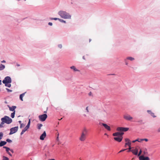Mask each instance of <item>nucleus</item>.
<instances>
[{
	"label": "nucleus",
	"mask_w": 160,
	"mask_h": 160,
	"mask_svg": "<svg viewBox=\"0 0 160 160\" xmlns=\"http://www.w3.org/2000/svg\"><path fill=\"white\" fill-rule=\"evenodd\" d=\"M131 145V142H126L125 144V147H126V146L128 145L129 146H130Z\"/></svg>",
	"instance_id": "a878e982"
},
{
	"label": "nucleus",
	"mask_w": 160,
	"mask_h": 160,
	"mask_svg": "<svg viewBox=\"0 0 160 160\" xmlns=\"http://www.w3.org/2000/svg\"><path fill=\"white\" fill-rule=\"evenodd\" d=\"M3 148L6 149V152L10 156H12V154L10 153V152L9 151L10 149L9 148L7 147L6 146H3Z\"/></svg>",
	"instance_id": "4468645a"
},
{
	"label": "nucleus",
	"mask_w": 160,
	"mask_h": 160,
	"mask_svg": "<svg viewBox=\"0 0 160 160\" xmlns=\"http://www.w3.org/2000/svg\"><path fill=\"white\" fill-rule=\"evenodd\" d=\"M5 86L8 87V88H10L11 87V84L10 83H5Z\"/></svg>",
	"instance_id": "cd10ccee"
},
{
	"label": "nucleus",
	"mask_w": 160,
	"mask_h": 160,
	"mask_svg": "<svg viewBox=\"0 0 160 160\" xmlns=\"http://www.w3.org/2000/svg\"><path fill=\"white\" fill-rule=\"evenodd\" d=\"M84 115V116H86V115H85V114Z\"/></svg>",
	"instance_id": "338daca9"
},
{
	"label": "nucleus",
	"mask_w": 160,
	"mask_h": 160,
	"mask_svg": "<svg viewBox=\"0 0 160 160\" xmlns=\"http://www.w3.org/2000/svg\"><path fill=\"white\" fill-rule=\"evenodd\" d=\"M87 130L86 128H84L82 130L79 140L82 142L84 141L86 138Z\"/></svg>",
	"instance_id": "f03ea898"
},
{
	"label": "nucleus",
	"mask_w": 160,
	"mask_h": 160,
	"mask_svg": "<svg viewBox=\"0 0 160 160\" xmlns=\"http://www.w3.org/2000/svg\"><path fill=\"white\" fill-rule=\"evenodd\" d=\"M16 108V107L14 106H13L11 107H9V110L10 111L15 112V109Z\"/></svg>",
	"instance_id": "2eb2a0df"
},
{
	"label": "nucleus",
	"mask_w": 160,
	"mask_h": 160,
	"mask_svg": "<svg viewBox=\"0 0 160 160\" xmlns=\"http://www.w3.org/2000/svg\"><path fill=\"white\" fill-rule=\"evenodd\" d=\"M91 39H89V42H90L91 41Z\"/></svg>",
	"instance_id": "69168bd1"
},
{
	"label": "nucleus",
	"mask_w": 160,
	"mask_h": 160,
	"mask_svg": "<svg viewBox=\"0 0 160 160\" xmlns=\"http://www.w3.org/2000/svg\"><path fill=\"white\" fill-rule=\"evenodd\" d=\"M2 84V81L1 80H0V85H1Z\"/></svg>",
	"instance_id": "13d9d810"
},
{
	"label": "nucleus",
	"mask_w": 160,
	"mask_h": 160,
	"mask_svg": "<svg viewBox=\"0 0 160 160\" xmlns=\"http://www.w3.org/2000/svg\"><path fill=\"white\" fill-rule=\"evenodd\" d=\"M8 107L9 108V107H11L9 105H8Z\"/></svg>",
	"instance_id": "680f3d73"
},
{
	"label": "nucleus",
	"mask_w": 160,
	"mask_h": 160,
	"mask_svg": "<svg viewBox=\"0 0 160 160\" xmlns=\"http://www.w3.org/2000/svg\"><path fill=\"white\" fill-rule=\"evenodd\" d=\"M5 68V66L4 65L1 64H0V71L3 70Z\"/></svg>",
	"instance_id": "4be33fe9"
},
{
	"label": "nucleus",
	"mask_w": 160,
	"mask_h": 160,
	"mask_svg": "<svg viewBox=\"0 0 160 160\" xmlns=\"http://www.w3.org/2000/svg\"><path fill=\"white\" fill-rule=\"evenodd\" d=\"M30 119H29V121L28 122V123L27 124V126L25 127H26L28 129L29 127V126H30Z\"/></svg>",
	"instance_id": "393cba45"
},
{
	"label": "nucleus",
	"mask_w": 160,
	"mask_h": 160,
	"mask_svg": "<svg viewBox=\"0 0 160 160\" xmlns=\"http://www.w3.org/2000/svg\"><path fill=\"white\" fill-rule=\"evenodd\" d=\"M124 118L127 120H130L132 119V117L128 115L124 116Z\"/></svg>",
	"instance_id": "f8f14e48"
},
{
	"label": "nucleus",
	"mask_w": 160,
	"mask_h": 160,
	"mask_svg": "<svg viewBox=\"0 0 160 160\" xmlns=\"http://www.w3.org/2000/svg\"><path fill=\"white\" fill-rule=\"evenodd\" d=\"M157 132H160V127L157 130Z\"/></svg>",
	"instance_id": "3c124183"
},
{
	"label": "nucleus",
	"mask_w": 160,
	"mask_h": 160,
	"mask_svg": "<svg viewBox=\"0 0 160 160\" xmlns=\"http://www.w3.org/2000/svg\"><path fill=\"white\" fill-rule=\"evenodd\" d=\"M70 68L71 69H72L74 72H79V70L78 69H77L74 66H72L70 67Z\"/></svg>",
	"instance_id": "f3484780"
},
{
	"label": "nucleus",
	"mask_w": 160,
	"mask_h": 160,
	"mask_svg": "<svg viewBox=\"0 0 160 160\" xmlns=\"http://www.w3.org/2000/svg\"><path fill=\"white\" fill-rule=\"evenodd\" d=\"M42 124H37V128L38 129H40L41 127H42Z\"/></svg>",
	"instance_id": "b1692460"
},
{
	"label": "nucleus",
	"mask_w": 160,
	"mask_h": 160,
	"mask_svg": "<svg viewBox=\"0 0 160 160\" xmlns=\"http://www.w3.org/2000/svg\"><path fill=\"white\" fill-rule=\"evenodd\" d=\"M136 141H138L139 142H141V141H140V140H139V139H138L135 140H133V141H132V142L133 143H134Z\"/></svg>",
	"instance_id": "2f4dec72"
},
{
	"label": "nucleus",
	"mask_w": 160,
	"mask_h": 160,
	"mask_svg": "<svg viewBox=\"0 0 160 160\" xmlns=\"http://www.w3.org/2000/svg\"><path fill=\"white\" fill-rule=\"evenodd\" d=\"M137 122L140 123H142V120H139Z\"/></svg>",
	"instance_id": "ea45409f"
},
{
	"label": "nucleus",
	"mask_w": 160,
	"mask_h": 160,
	"mask_svg": "<svg viewBox=\"0 0 160 160\" xmlns=\"http://www.w3.org/2000/svg\"><path fill=\"white\" fill-rule=\"evenodd\" d=\"M15 112H13L11 113V117L12 118H14L15 117Z\"/></svg>",
	"instance_id": "bb28decb"
},
{
	"label": "nucleus",
	"mask_w": 160,
	"mask_h": 160,
	"mask_svg": "<svg viewBox=\"0 0 160 160\" xmlns=\"http://www.w3.org/2000/svg\"><path fill=\"white\" fill-rule=\"evenodd\" d=\"M126 59L127 60H129L131 61H133L134 59V58L131 57H127Z\"/></svg>",
	"instance_id": "5701e85b"
},
{
	"label": "nucleus",
	"mask_w": 160,
	"mask_h": 160,
	"mask_svg": "<svg viewBox=\"0 0 160 160\" xmlns=\"http://www.w3.org/2000/svg\"><path fill=\"white\" fill-rule=\"evenodd\" d=\"M26 93V92H25L23 93L20 95V97H19V98H20V100H21V101H23V99H22L23 97L24 96L25 94Z\"/></svg>",
	"instance_id": "aec40b11"
},
{
	"label": "nucleus",
	"mask_w": 160,
	"mask_h": 160,
	"mask_svg": "<svg viewBox=\"0 0 160 160\" xmlns=\"http://www.w3.org/2000/svg\"><path fill=\"white\" fill-rule=\"evenodd\" d=\"M139 159L140 160H150L148 157H145L143 155L140 156L139 158Z\"/></svg>",
	"instance_id": "9d476101"
},
{
	"label": "nucleus",
	"mask_w": 160,
	"mask_h": 160,
	"mask_svg": "<svg viewBox=\"0 0 160 160\" xmlns=\"http://www.w3.org/2000/svg\"><path fill=\"white\" fill-rule=\"evenodd\" d=\"M48 117L47 115L46 114H44L39 116L38 118L39 120L42 122L44 121Z\"/></svg>",
	"instance_id": "39448f33"
},
{
	"label": "nucleus",
	"mask_w": 160,
	"mask_h": 160,
	"mask_svg": "<svg viewBox=\"0 0 160 160\" xmlns=\"http://www.w3.org/2000/svg\"><path fill=\"white\" fill-rule=\"evenodd\" d=\"M88 107H87L86 108V110L87 111V112H88L89 111H88Z\"/></svg>",
	"instance_id": "603ef678"
},
{
	"label": "nucleus",
	"mask_w": 160,
	"mask_h": 160,
	"mask_svg": "<svg viewBox=\"0 0 160 160\" xmlns=\"http://www.w3.org/2000/svg\"><path fill=\"white\" fill-rule=\"evenodd\" d=\"M6 142L9 143H11L12 142V141L11 140L8 138L6 139Z\"/></svg>",
	"instance_id": "f704fd0d"
},
{
	"label": "nucleus",
	"mask_w": 160,
	"mask_h": 160,
	"mask_svg": "<svg viewBox=\"0 0 160 160\" xmlns=\"http://www.w3.org/2000/svg\"><path fill=\"white\" fill-rule=\"evenodd\" d=\"M58 14L60 17L64 19H71V15L65 11L61 10L58 12Z\"/></svg>",
	"instance_id": "f257e3e1"
},
{
	"label": "nucleus",
	"mask_w": 160,
	"mask_h": 160,
	"mask_svg": "<svg viewBox=\"0 0 160 160\" xmlns=\"http://www.w3.org/2000/svg\"><path fill=\"white\" fill-rule=\"evenodd\" d=\"M125 141L126 142H130V141L128 138H126L125 139Z\"/></svg>",
	"instance_id": "58836bf2"
},
{
	"label": "nucleus",
	"mask_w": 160,
	"mask_h": 160,
	"mask_svg": "<svg viewBox=\"0 0 160 160\" xmlns=\"http://www.w3.org/2000/svg\"><path fill=\"white\" fill-rule=\"evenodd\" d=\"M144 154L145 155H147L148 154V152H147V149H145V150L143 151Z\"/></svg>",
	"instance_id": "473e14b6"
},
{
	"label": "nucleus",
	"mask_w": 160,
	"mask_h": 160,
	"mask_svg": "<svg viewBox=\"0 0 160 160\" xmlns=\"http://www.w3.org/2000/svg\"><path fill=\"white\" fill-rule=\"evenodd\" d=\"M46 136L45 131H44L41 134L40 137V139L41 140H43Z\"/></svg>",
	"instance_id": "9b49d317"
},
{
	"label": "nucleus",
	"mask_w": 160,
	"mask_h": 160,
	"mask_svg": "<svg viewBox=\"0 0 160 160\" xmlns=\"http://www.w3.org/2000/svg\"><path fill=\"white\" fill-rule=\"evenodd\" d=\"M49 160H55L54 159H49Z\"/></svg>",
	"instance_id": "bf43d9fd"
},
{
	"label": "nucleus",
	"mask_w": 160,
	"mask_h": 160,
	"mask_svg": "<svg viewBox=\"0 0 160 160\" xmlns=\"http://www.w3.org/2000/svg\"><path fill=\"white\" fill-rule=\"evenodd\" d=\"M2 63H5L6 62V61L4 60H3V61L1 62Z\"/></svg>",
	"instance_id": "5fc2aeb1"
},
{
	"label": "nucleus",
	"mask_w": 160,
	"mask_h": 160,
	"mask_svg": "<svg viewBox=\"0 0 160 160\" xmlns=\"http://www.w3.org/2000/svg\"><path fill=\"white\" fill-rule=\"evenodd\" d=\"M147 112L149 114H150L153 117L155 118L156 117V116L154 115V113L153 112H152L151 111L148 110H147Z\"/></svg>",
	"instance_id": "a211bd4d"
},
{
	"label": "nucleus",
	"mask_w": 160,
	"mask_h": 160,
	"mask_svg": "<svg viewBox=\"0 0 160 160\" xmlns=\"http://www.w3.org/2000/svg\"><path fill=\"white\" fill-rule=\"evenodd\" d=\"M1 120L4 123L7 124H10L12 122V119L9 117L5 116L1 119Z\"/></svg>",
	"instance_id": "7ed1b4c3"
},
{
	"label": "nucleus",
	"mask_w": 160,
	"mask_h": 160,
	"mask_svg": "<svg viewBox=\"0 0 160 160\" xmlns=\"http://www.w3.org/2000/svg\"><path fill=\"white\" fill-rule=\"evenodd\" d=\"M18 126H16L14 127L11 128L10 129V132L9 135H11L17 132L18 130Z\"/></svg>",
	"instance_id": "423d86ee"
},
{
	"label": "nucleus",
	"mask_w": 160,
	"mask_h": 160,
	"mask_svg": "<svg viewBox=\"0 0 160 160\" xmlns=\"http://www.w3.org/2000/svg\"><path fill=\"white\" fill-rule=\"evenodd\" d=\"M58 20L61 22H63V23H66V22L65 21V20H63L62 19H60V18H59V19H58Z\"/></svg>",
	"instance_id": "c756f323"
},
{
	"label": "nucleus",
	"mask_w": 160,
	"mask_h": 160,
	"mask_svg": "<svg viewBox=\"0 0 160 160\" xmlns=\"http://www.w3.org/2000/svg\"><path fill=\"white\" fill-rule=\"evenodd\" d=\"M2 122L0 124V128H2L3 127V125L4 124V123L2 121H1Z\"/></svg>",
	"instance_id": "7c9ffc66"
},
{
	"label": "nucleus",
	"mask_w": 160,
	"mask_h": 160,
	"mask_svg": "<svg viewBox=\"0 0 160 160\" xmlns=\"http://www.w3.org/2000/svg\"><path fill=\"white\" fill-rule=\"evenodd\" d=\"M129 128H123L122 127H119L117 128V130L118 131L126 132L128 131Z\"/></svg>",
	"instance_id": "0eeeda50"
},
{
	"label": "nucleus",
	"mask_w": 160,
	"mask_h": 160,
	"mask_svg": "<svg viewBox=\"0 0 160 160\" xmlns=\"http://www.w3.org/2000/svg\"><path fill=\"white\" fill-rule=\"evenodd\" d=\"M24 125L22 123V124H20V128H21L22 127H24Z\"/></svg>",
	"instance_id": "a18cd8bd"
},
{
	"label": "nucleus",
	"mask_w": 160,
	"mask_h": 160,
	"mask_svg": "<svg viewBox=\"0 0 160 160\" xmlns=\"http://www.w3.org/2000/svg\"><path fill=\"white\" fill-rule=\"evenodd\" d=\"M142 152V151L141 150H140L138 154V156H139L140 155H141V154Z\"/></svg>",
	"instance_id": "c03bdc74"
},
{
	"label": "nucleus",
	"mask_w": 160,
	"mask_h": 160,
	"mask_svg": "<svg viewBox=\"0 0 160 160\" xmlns=\"http://www.w3.org/2000/svg\"><path fill=\"white\" fill-rule=\"evenodd\" d=\"M18 122H19V123L20 124H22V121H18Z\"/></svg>",
	"instance_id": "6e6d98bb"
},
{
	"label": "nucleus",
	"mask_w": 160,
	"mask_h": 160,
	"mask_svg": "<svg viewBox=\"0 0 160 160\" xmlns=\"http://www.w3.org/2000/svg\"><path fill=\"white\" fill-rule=\"evenodd\" d=\"M105 135H107V134L106 133H105L104 134Z\"/></svg>",
	"instance_id": "0e129e2a"
},
{
	"label": "nucleus",
	"mask_w": 160,
	"mask_h": 160,
	"mask_svg": "<svg viewBox=\"0 0 160 160\" xmlns=\"http://www.w3.org/2000/svg\"><path fill=\"white\" fill-rule=\"evenodd\" d=\"M88 95L89 96H91L92 95V93L91 92H90L88 93Z\"/></svg>",
	"instance_id": "8fccbe9b"
},
{
	"label": "nucleus",
	"mask_w": 160,
	"mask_h": 160,
	"mask_svg": "<svg viewBox=\"0 0 160 160\" xmlns=\"http://www.w3.org/2000/svg\"><path fill=\"white\" fill-rule=\"evenodd\" d=\"M131 151L132 152V153L134 154L135 155H138V150L137 149H132Z\"/></svg>",
	"instance_id": "dca6fc26"
},
{
	"label": "nucleus",
	"mask_w": 160,
	"mask_h": 160,
	"mask_svg": "<svg viewBox=\"0 0 160 160\" xmlns=\"http://www.w3.org/2000/svg\"><path fill=\"white\" fill-rule=\"evenodd\" d=\"M145 141L146 142H147L148 141V139L147 138H144V139H140L141 141Z\"/></svg>",
	"instance_id": "e433bc0d"
},
{
	"label": "nucleus",
	"mask_w": 160,
	"mask_h": 160,
	"mask_svg": "<svg viewBox=\"0 0 160 160\" xmlns=\"http://www.w3.org/2000/svg\"><path fill=\"white\" fill-rule=\"evenodd\" d=\"M127 60H128L127 59H124V62L125 63V64L127 65H128V63Z\"/></svg>",
	"instance_id": "4c0bfd02"
},
{
	"label": "nucleus",
	"mask_w": 160,
	"mask_h": 160,
	"mask_svg": "<svg viewBox=\"0 0 160 160\" xmlns=\"http://www.w3.org/2000/svg\"><path fill=\"white\" fill-rule=\"evenodd\" d=\"M100 124H102L103 126L105 128L107 129L109 131L111 130V128L110 127L106 124L100 123Z\"/></svg>",
	"instance_id": "1a4fd4ad"
},
{
	"label": "nucleus",
	"mask_w": 160,
	"mask_h": 160,
	"mask_svg": "<svg viewBox=\"0 0 160 160\" xmlns=\"http://www.w3.org/2000/svg\"><path fill=\"white\" fill-rule=\"evenodd\" d=\"M10 151L12 153L14 152V151L12 149H10Z\"/></svg>",
	"instance_id": "864d4df0"
},
{
	"label": "nucleus",
	"mask_w": 160,
	"mask_h": 160,
	"mask_svg": "<svg viewBox=\"0 0 160 160\" xmlns=\"http://www.w3.org/2000/svg\"><path fill=\"white\" fill-rule=\"evenodd\" d=\"M7 143V142L5 141H1L0 142V147H2L6 145Z\"/></svg>",
	"instance_id": "6ab92c4d"
},
{
	"label": "nucleus",
	"mask_w": 160,
	"mask_h": 160,
	"mask_svg": "<svg viewBox=\"0 0 160 160\" xmlns=\"http://www.w3.org/2000/svg\"><path fill=\"white\" fill-rule=\"evenodd\" d=\"M58 47L60 48H61L62 47V46L61 44H59L58 45Z\"/></svg>",
	"instance_id": "a19ab883"
},
{
	"label": "nucleus",
	"mask_w": 160,
	"mask_h": 160,
	"mask_svg": "<svg viewBox=\"0 0 160 160\" xmlns=\"http://www.w3.org/2000/svg\"><path fill=\"white\" fill-rule=\"evenodd\" d=\"M28 129L25 127L24 129L22 130L21 132L20 135H22Z\"/></svg>",
	"instance_id": "412c9836"
},
{
	"label": "nucleus",
	"mask_w": 160,
	"mask_h": 160,
	"mask_svg": "<svg viewBox=\"0 0 160 160\" xmlns=\"http://www.w3.org/2000/svg\"><path fill=\"white\" fill-rule=\"evenodd\" d=\"M59 133H58L57 134V138H56V140L57 141H59Z\"/></svg>",
	"instance_id": "79ce46f5"
},
{
	"label": "nucleus",
	"mask_w": 160,
	"mask_h": 160,
	"mask_svg": "<svg viewBox=\"0 0 160 160\" xmlns=\"http://www.w3.org/2000/svg\"><path fill=\"white\" fill-rule=\"evenodd\" d=\"M129 150H128V152H130V151H131V145L130 146H129Z\"/></svg>",
	"instance_id": "49530a36"
},
{
	"label": "nucleus",
	"mask_w": 160,
	"mask_h": 160,
	"mask_svg": "<svg viewBox=\"0 0 160 160\" xmlns=\"http://www.w3.org/2000/svg\"><path fill=\"white\" fill-rule=\"evenodd\" d=\"M6 90H7V91L8 92H12V90H10L8 88H6Z\"/></svg>",
	"instance_id": "37998d69"
},
{
	"label": "nucleus",
	"mask_w": 160,
	"mask_h": 160,
	"mask_svg": "<svg viewBox=\"0 0 160 160\" xmlns=\"http://www.w3.org/2000/svg\"><path fill=\"white\" fill-rule=\"evenodd\" d=\"M3 136V133L2 132H0V140L2 138Z\"/></svg>",
	"instance_id": "c9c22d12"
},
{
	"label": "nucleus",
	"mask_w": 160,
	"mask_h": 160,
	"mask_svg": "<svg viewBox=\"0 0 160 160\" xmlns=\"http://www.w3.org/2000/svg\"><path fill=\"white\" fill-rule=\"evenodd\" d=\"M50 19L51 20H58L59 18H50Z\"/></svg>",
	"instance_id": "c85d7f7f"
},
{
	"label": "nucleus",
	"mask_w": 160,
	"mask_h": 160,
	"mask_svg": "<svg viewBox=\"0 0 160 160\" xmlns=\"http://www.w3.org/2000/svg\"><path fill=\"white\" fill-rule=\"evenodd\" d=\"M82 58L83 59H85V57L84 56H83V57H82Z\"/></svg>",
	"instance_id": "052dcab7"
},
{
	"label": "nucleus",
	"mask_w": 160,
	"mask_h": 160,
	"mask_svg": "<svg viewBox=\"0 0 160 160\" xmlns=\"http://www.w3.org/2000/svg\"><path fill=\"white\" fill-rule=\"evenodd\" d=\"M17 66H18V67H19V66H20V65L19 64H17Z\"/></svg>",
	"instance_id": "4d7b16f0"
},
{
	"label": "nucleus",
	"mask_w": 160,
	"mask_h": 160,
	"mask_svg": "<svg viewBox=\"0 0 160 160\" xmlns=\"http://www.w3.org/2000/svg\"><path fill=\"white\" fill-rule=\"evenodd\" d=\"M126 150V149H122L121 150H120L119 152V153H120V152H122L124 151H125Z\"/></svg>",
	"instance_id": "de8ad7c7"
},
{
	"label": "nucleus",
	"mask_w": 160,
	"mask_h": 160,
	"mask_svg": "<svg viewBox=\"0 0 160 160\" xmlns=\"http://www.w3.org/2000/svg\"><path fill=\"white\" fill-rule=\"evenodd\" d=\"M5 103H7V101H5Z\"/></svg>",
	"instance_id": "e2e57ef3"
},
{
	"label": "nucleus",
	"mask_w": 160,
	"mask_h": 160,
	"mask_svg": "<svg viewBox=\"0 0 160 160\" xmlns=\"http://www.w3.org/2000/svg\"><path fill=\"white\" fill-rule=\"evenodd\" d=\"M11 82V78L9 76L6 77L2 81V83L4 84L10 83Z\"/></svg>",
	"instance_id": "20e7f679"
},
{
	"label": "nucleus",
	"mask_w": 160,
	"mask_h": 160,
	"mask_svg": "<svg viewBox=\"0 0 160 160\" xmlns=\"http://www.w3.org/2000/svg\"><path fill=\"white\" fill-rule=\"evenodd\" d=\"M3 160H9V159L8 158L4 156L3 157Z\"/></svg>",
	"instance_id": "72a5a7b5"
},
{
	"label": "nucleus",
	"mask_w": 160,
	"mask_h": 160,
	"mask_svg": "<svg viewBox=\"0 0 160 160\" xmlns=\"http://www.w3.org/2000/svg\"><path fill=\"white\" fill-rule=\"evenodd\" d=\"M48 25H50V26H52V22H48Z\"/></svg>",
	"instance_id": "09e8293b"
},
{
	"label": "nucleus",
	"mask_w": 160,
	"mask_h": 160,
	"mask_svg": "<svg viewBox=\"0 0 160 160\" xmlns=\"http://www.w3.org/2000/svg\"><path fill=\"white\" fill-rule=\"evenodd\" d=\"M114 139L115 140H116L119 142H120L122 140V137H115L114 138Z\"/></svg>",
	"instance_id": "ddd939ff"
},
{
	"label": "nucleus",
	"mask_w": 160,
	"mask_h": 160,
	"mask_svg": "<svg viewBox=\"0 0 160 160\" xmlns=\"http://www.w3.org/2000/svg\"><path fill=\"white\" fill-rule=\"evenodd\" d=\"M124 134V133L123 132H117L114 133H113L112 134V135L113 136L116 137V136H119V137H122V136Z\"/></svg>",
	"instance_id": "6e6552de"
}]
</instances>
